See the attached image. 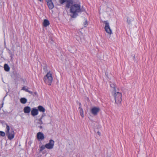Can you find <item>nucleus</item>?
<instances>
[{"instance_id":"obj_23","label":"nucleus","mask_w":157,"mask_h":157,"mask_svg":"<svg viewBox=\"0 0 157 157\" xmlns=\"http://www.w3.org/2000/svg\"><path fill=\"white\" fill-rule=\"evenodd\" d=\"M111 87L113 88L114 91H116L115 86L114 84H110Z\"/></svg>"},{"instance_id":"obj_17","label":"nucleus","mask_w":157,"mask_h":157,"mask_svg":"<svg viewBox=\"0 0 157 157\" xmlns=\"http://www.w3.org/2000/svg\"><path fill=\"white\" fill-rule=\"evenodd\" d=\"M4 70L6 71H10V68L7 64H5L4 65Z\"/></svg>"},{"instance_id":"obj_20","label":"nucleus","mask_w":157,"mask_h":157,"mask_svg":"<svg viewBox=\"0 0 157 157\" xmlns=\"http://www.w3.org/2000/svg\"><path fill=\"white\" fill-rule=\"evenodd\" d=\"M46 148V145H42L40 148V151H41Z\"/></svg>"},{"instance_id":"obj_25","label":"nucleus","mask_w":157,"mask_h":157,"mask_svg":"<svg viewBox=\"0 0 157 157\" xmlns=\"http://www.w3.org/2000/svg\"><path fill=\"white\" fill-rule=\"evenodd\" d=\"M67 0H60V2L61 4H63Z\"/></svg>"},{"instance_id":"obj_21","label":"nucleus","mask_w":157,"mask_h":157,"mask_svg":"<svg viewBox=\"0 0 157 157\" xmlns=\"http://www.w3.org/2000/svg\"><path fill=\"white\" fill-rule=\"evenodd\" d=\"M87 23L88 22L86 19H85L84 22L83 23V25H84L85 27H86L87 26Z\"/></svg>"},{"instance_id":"obj_28","label":"nucleus","mask_w":157,"mask_h":157,"mask_svg":"<svg viewBox=\"0 0 157 157\" xmlns=\"http://www.w3.org/2000/svg\"><path fill=\"white\" fill-rule=\"evenodd\" d=\"M38 127L39 128H40V129H42L43 128L42 126H41V125L39 126H38Z\"/></svg>"},{"instance_id":"obj_33","label":"nucleus","mask_w":157,"mask_h":157,"mask_svg":"<svg viewBox=\"0 0 157 157\" xmlns=\"http://www.w3.org/2000/svg\"><path fill=\"white\" fill-rule=\"evenodd\" d=\"M2 106H1V108L2 107H3V103H2Z\"/></svg>"},{"instance_id":"obj_16","label":"nucleus","mask_w":157,"mask_h":157,"mask_svg":"<svg viewBox=\"0 0 157 157\" xmlns=\"http://www.w3.org/2000/svg\"><path fill=\"white\" fill-rule=\"evenodd\" d=\"M79 113L80 116L83 118L84 117V114H83V109L81 107H79Z\"/></svg>"},{"instance_id":"obj_34","label":"nucleus","mask_w":157,"mask_h":157,"mask_svg":"<svg viewBox=\"0 0 157 157\" xmlns=\"http://www.w3.org/2000/svg\"><path fill=\"white\" fill-rule=\"evenodd\" d=\"M77 103L78 104V103H79L78 101H77Z\"/></svg>"},{"instance_id":"obj_30","label":"nucleus","mask_w":157,"mask_h":157,"mask_svg":"<svg viewBox=\"0 0 157 157\" xmlns=\"http://www.w3.org/2000/svg\"><path fill=\"white\" fill-rule=\"evenodd\" d=\"M97 133L99 136L100 135V132H99V131H98V132H97Z\"/></svg>"},{"instance_id":"obj_19","label":"nucleus","mask_w":157,"mask_h":157,"mask_svg":"<svg viewBox=\"0 0 157 157\" xmlns=\"http://www.w3.org/2000/svg\"><path fill=\"white\" fill-rule=\"evenodd\" d=\"M27 101V99L24 98H22L20 99L21 102L22 104H25Z\"/></svg>"},{"instance_id":"obj_10","label":"nucleus","mask_w":157,"mask_h":157,"mask_svg":"<svg viewBox=\"0 0 157 157\" xmlns=\"http://www.w3.org/2000/svg\"><path fill=\"white\" fill-rule=\"evenodd\" d=\"M31 110L30 107L27 106L25 107L23 109L24 112L25 113H30Z\"/></svg>"},{"instance_id":"obj_6","label":"nucleus","mask_w":157,"mask_h":157,"mask_svg":"<svg viewBox=\"0 0 157 157\" xmlns=\"http://www.w3.org/2000/svg\"><path fill=\"white\" fill-rule=\"evenodd\" d=\"M55 142L52 140H50L49 142L45 144L46 148L47 149H52L54 146Z\"/></svg>"},{"instance_id":"obj_3","label":"nucleus","mask_w":157,"mask_h":157,"mask_svg":"<svg viewBox=\"0 0 157 157\" xmlns=\"http://www.w3.org/2000/svg\"><path fill=\"white\" fill-rule=\"evenodd\" d=\"M44 82L49 85H51L53 80V78L52 74L50 71L47 73L46 75L44 76Z\"/></svg>"},{"instance_id":"obj_12","label":"nucleus","mask_w":157,"mask_h":157,"mask_svg":"<svg viewBox=\"0 0 157 157\" xmlns=\"http://www.w3.org/2000/svg\"><path fill=\"white\" fill-rule=\"evenodd\" d=\"M73 4V1L72 0H68L67 1V3L66 5V7L67 8H69L71 5Z\"/></svg>"},{"instance_id":"obj_14","label":"nucleus","mask_w":157,"mask_h":157,"mask_svg":"<svg viewBox=\"0 0 157 157\" xmlns=\"http://www.w3.org/2000/svg\"><path fill=\"white\" fill-rule=\"evenodd\" d=\"M45 116V114H43L41 118L38 120V121L37 122V124H38L40 125L43 124V121H42V119L43 118V117Z\"/></svg>"},{"instance_id":"obj_22","label":"nucleus","mask_w":157,"mask_h":157,"mask_svg":"<svg viewBox=\"0 0 157 157\" xmlns=\"http://www.w3.org/2000/svg\"><path fill=\"white\" fill-rule=\"evenodd\" d=\"M5 135V133L4 132L0 131V136H4Z\"/></svg>"},{"instance_id":"obj_5","label":"nucleus","mask_w":157,"mask_h":157,"mask_svg":"<svg viewBox=\"0 0 157 157\" xmlns=\"http://www.w3.org/2000/svg\"><path fill=\"white\" fill-rule=\"evenodd\" d=\"M104 22L105 24V29L106 32L108 33L111 34L112 33V30L111 29L109 25V23L107 21H104Z\"/></svg>"},{"instance_id":"obj_1","label":"nucleus","mask_w":157,"mask_h":157,"mask_svg":"<svg viewBox=\"0 0 157 157\" xmlns=\"http://www.w3.org/2000/svg\"><path fill=\"white\" fill-rule=\"evenodd\" d=\"M83 11L80 8V4H75L72 5L70 8V12L73 13V14L71 15V17L73 18H76L78 15V13L83 12Z\"/></svg>"},{"instance_id":"obj_27","label":"nucleus","mask_w":157,"mask_h":157,"mask_svg":"<svg viewBox=\"0 0 157 157\" xmlns=\"http://www.w3.org/2000/svg\"><path fill=\"white\" fill-rule=\"evenodd\" d=\"M16 77L17 78V79L20 78L21 76L19 74H17V75Z\"/></svg>"},{"instance_id":"obj_13","label":"nucleus","mask_w":157,"mask_h":157,"mask_svg":"<svg viewBox=\"0 0 157 157\" xmlns=\"http://www.w3.org/2000/svg\"><path fill=\"white\" fill-rule=\"evenodd\" d=\"M50 24L49 21L47 19H44L43 22V25L44 26L46 27L49 25Z\"/></svg>"},{"instance_id":"obj_15","label":"nucleus","mask_w":157,"mask_h":157,"mask_svg":"<svg viewBox=\"0 0 157 157\" xmlns=\"http://www.w3.org/2000/svg\"><path fill=\"white\" fill-rule=\"evenodd\" d=\"M38 110L40 112L44 113L45 112V109L42 106L39 105L38 107Z\"/></svg>"},{"instance_id":"obj_26","label":"nucleus","mask_w":157,"mask_h":157,"mask_svg":"<svg viewBox=\"0 0 157 157\" xmlns=\"http://www.w3.org/2000/svg\"><path fill=\"white\" fill-rule=\"evenodd\" d=\"M8 53L11 55V56H13V53L10 50H9Z\"/></svg>"},{"instance_id":"obj_31","label":"nucleus","mask_w":157,"mask_h":157,"mask_svg":"<svg viewBox=\"0 0 157 157\" xmlns=\"http://www.w3.org/2000/svg\"><path fill=\"white\" fill-rule=\"evenodd\" d=\"M52 0H45L46 2H47V1H52Z\"/></svg>"},{"instance_id":"obj_18","label":"nucleus","mask_w":157,"mask_h":157,"mask_svg":"<svg viewBox=\"0 0 157 157\" xmlns=\"http://www.w3.org/2000/svg\"><path fill=\"white\" fill-rule=\"evenodd\" d=\"M22 89L23 90H25L26 92H28L29 94H33V92L32 91L29 90H28V88H27L25 86H23L22 87Z\"/></svg>"},{"instance_id":"obj_32","label":"nucleus","mask_w":157,"mask_h":157,"mask_svg":"<svg viewBox=\"0 0 157 157\" xmlns=\"http://www.w3.org/2000/svg\"><path fill=\"white\" fill-rule=\"evenodd\" d=\"M39 1H40V2H42L43 1V0H38Z\"/></svg>"},{"instance_id":"obj_9","label":"nucleus","mask_w":157,"mask_h":157,"mask_svg":"<svg viewBox=\"0 0 157 157\" xmlns=\"http://www.w3.org/2000/svg\"><path fill=\"white\" fill-rule=\"evenodd\" d=\"M38 109L35 108H33L31 111V114L33 116H35L38 114Z\"/></svg>"},{"instance_id":"obj_24","label":"nucleus","mask_w":157,"mask_h":157,"mask_svg":"<svg viewBox=\"0 0 157 157\" xmlns=\"http://www.w3.org/2000/svg\"><path fill=\"white\" fill-rule=\"evenodd\" d=\"M127 22L129 24H130V19L129 17L127 18Z\"/></svg>"},{"instance_id":"obj_11","label":"nucleus","mask_w":157,"mask_h":157,"mask_svg":"<svg viewBox=\"0 0 157 157\" xmlns=\"http://www.w3.org/2000/svg\"><path fill=\"white\" fill-rule=\"evenodd\" d=\"M46 2H47V5L49 9H52L53 8L54 5L52 0L51 1H47Z\"/></svg>"},{"instance_id":"obj_4","label":"nucleus","mask_w":157,"mask_h":157,"mask_svg":"<svg viewBox=\"0 0 157 157\" xmlns=\"http://www.w3.org/2000/svg\"><path fill=\"white\" fill-rule=\"evenodd\" d=\"M115 102L117 104L120 103L122 101V94L121 93L117 92L114 93V95Z\"/></svg>"},{"instance_id":"obj_7","label":"nucleus","mask_w":157,"mask_h":157,"mask_svg":"<svg viewBox=\"0 0 157 157\" xmlns=\"http://www.w3.org/2000/svg\"><path fill=\"white\" fill-rule=\"evenodd\" d=\"M99 110L100 109L99 108L94 107L91 109L90 112L94 115L96 116L97 115Z\"/></svg>"},{"instance_id":"obj_8","label":"nucleus","mask_w":157,"mask_h":157,"mask_svg":"<svg viewBox=\"0 0 157 157\" xmlns=\"http://www.w3.org/2000/svg\"><path fill=\"white\" fill-rule=\"evenodd\" d=\"M36 137L38 140H42L44 139V136L42 132H39L37 134Z\"/></svg>"},{"instance_id":"obj_2","label":"nucleus","mask_w":157,"mask_h":157,"mask_svg":"<svg viewBox=\"0 0 157 157\" xmlns=\"http://www.w3.org/2000/svg\"><path fill=\"white\" fill-rule=\"evenodd\" d=\"M6 135L8 139L11 140L14 138L15 133L13 129L11 128L10 130L9 126L6 124Z\"/></svg>"},{"instance_id":"obj_29","label":"nucleus","mask_w":157,"mask_h":157,"mask_svg":"<svg viewBox=\"0 0 157 157\" xmlns=\"http://www.w3.org/2000/svg\"><path fill=\"white\" fill-rule=\"evenodd\" d=\"M78 104L79 106V107H81V103L80 102L78 103Z\"/></svg>"}]
</instances>
